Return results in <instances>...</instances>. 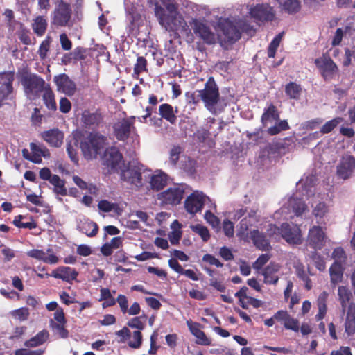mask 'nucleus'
Returning <instances> with one entry per match:
<instances>
[{"instance_id":"f257e3e1","label":"nucleus","mask_w":355,"mask_h":355,"mask_svg":"<svg viewBox=\"0 0 355 355\" xmlns=\"http://www.w3.org/2000/svg\"><path fill=\"white\" fill-rule=\"evenodd\" d=\"M254 31L252 26L245 19H220L218 22L219 43L222 46L236 42L241 32L250 33Z\"/></svg>"},{"instance_id":"f03ea898","label":"nucleus","mask_w":355,"mask_h":355,"mask_svg":"<svg viewBox=\"0 0 355 355\" xmlns=\"http://www.w3.org/2000/svg\"><path fill=\"white\" fill-rule=\"evenodd\" d=\"M162 5L155 4V15L159 24L166 31H174L182 28L185 21L178 11V4L175 0H160Z\"/></svg>"},{"instance_id":"7ed1b4c3","label":"nucleus","mask_w":355,"mask_h":355,"mask_svg":"<svg viewBox=\"0 0 355 355\" xmlns=\"http://www.w3.org/2000/svg\"><path fill=\"white\" fill-rule=\"evenodd\" d=\"M107 137L98 132L83 135L80 139V147L87 159H92L101 155L107 146Z\"/></svg>"},{"instance_id":"20e7f679","label":"nucleus","mask_w":355,"mask_h":355,"mask_svg":"<svg viewBox=\"0 0 355 355\" xmlns=\"http://www.w3.org/2000/svg\"><path fill=\"white\" fill-rule=\"evenodd\" d=\"M199 95L205 107L214 114L221 111L218 108L220 103L219 89L213 77H209L202 89H199Z\"/></svg>"},{"instance_id":"39448f33","label":"nucleus","mask_w":355,"mask_h":355,"mask_svg":"<svg viewBox=\"0 0 355 355\" xmlns=\"http://www.w3.org/2000/svg\"><path fill=\"white\" fill-rule=\"evenodd\" d=\"M189 24L196 36L199 37L208 45L215 44L219 42L218 32L217 34L202 19L193 18L189 21Z\"/></svg>"},{"instance_id":"423d86ee","label":"nucleus","mask_w":355,"mask_h":355,"mask_svg":"<svg viewBox=\"0 0 355 355\" xmlns=\"http://www.w3.org/2000/svg\"><path fill=\"white\" fill-rule=\"evenodd\" d=\"M147 169L139 166H131L121 172V179L130 185L132 189H140L147 181Z\"/></svg>"},{"instance_id":"0eeeda50","label":"nucleus","mask_w":355,"mask_h":355,"mask_svg":"<svg viewBox=\"0 0 355 355\" xmlns=\"http://www.w3.org/2000/svg\"><path fill=\"white\" fill-rule=\"evenodd\" d=\"M46 85L41 77L28 74L24 71V90L29 99L34 100L38 98Z\"/></svg>"},{"instance_id":"6e6552de","label":"nucleus","mask_w":355,"mask_h":355,"mask_svg":"<svg viewBox=\"0 0 355 355\" xmlns=\"http://www.w3.org/2000/svg\"><path fill=\"white\" fill-rule=\"evenodd\" d=\"M52 24L57 26H73L71 20V8L69 3L63 0H58L52 17Z\"/></svg>"},{"instance_id":"1a4fd4ad","label":"nucleus","mask_w":355,"mask_h":355,"mask_svg":"<svg viewBox=\"0 0 355 355\" xmlns=\"http://www.w3.org/2000/svg\"><path fill=\"white\" fill-rule=\"evenodd\" d=\"M336 175L343 180H347L355 175V157L344 155L336 165Z\"/></svg>"},{"instance_id":"9d476101","label":"nucleus","mask_w":355,"mask_h":355,"mask_svg":"<svg viewBox=\"0 0 355 355\" xmlns=\"http://www.w3.org/2000/svg\"><path fill=\"white\" fill-rule=\"evenodd\" d=\"M51 156L49 150L40 143L31 142L30 150L24 149V158L35 164H41L42 157L48 159Z\"/></svg>"},{"instance_id":"9b49d317","label":"nucleus","mask_w":355,"mask_h":355,"mask_svg":"<svg viewBox=\"0 0 355 355\" xmlns=\"http://www.w3.org/2000/svg\"><path fill=\"white\" fill-rule=\"evenodd\" d=\"M249 14L256 21L260 22L271 21L275 17V12L268 3L257 4L249 8Z\"/></svg>"},{"instance_id":"f8f14e48","label":"nucleus","mask_w":355,"mask_h":355,"mask_svg":"<svg viewBox=\"0 0 355 355\" xmlns=\"http://www.w3.org/2000/svg\"><path fill=\"white\" fill-rule=\"evenodd\" d=\"M207 200H209V197L201 191H196L187 198L184 207L187 212L195 214L202 211Z\"/></svg>"},{"instance_id":"ddd939ff","label":"nucleus","mask_w":355,"mask_h":355,"mask_svg":"<svg viewBox=\"0 0 355 355\" xmlns=\"http://www.w3.org/2000/svg\"><path fill=\"white\" fill-rule=\"evenodd\" d=\"M103 164L108 168L110 173L121 169L123 164L119 150L114 147L106 148L103 157Z\"/></svg>"},{"instance_id":"4468645a","label":"nucleus","mask_w":355,"mask_h":355,"mask_svg":"<svg viewBox=\"0 0 355 355\" xmlns=\"http://www.w3.org/2000/svg\"><path fill=\"white\" fill-rule=\"evenodd\" d=\"M14 79V72L7 71L0 73V107L3 106V101L10 98L12 95Z\"/></svg>"},{"instance_id":"2eb2a0df","label":"nucleus","mask_w":355,"mask_h":355,"mask_svg":"<svg viewBox=\"0 0 355 355\" xmlns=\"http://www.w3.org/2000/svg\"><path fill=\"white\" fill-rule=\"evenodd\" d=\"M184 188L175 186L157 194V199L167 205H178L183 198Z\"/></svg>"},{"instance_id":"dca6fc26","label":"nucleus","mask_w":355,"mask_h":355,"mask_svg":"<svg viewBox=\"0 0 355 355\" xmlns=\"http://www.w3.org/2000/svg\"><path fill=\"white\" fill-rule=\"evenodd\" d=\"M135 119V116H131L119 121L114 125V135L117 139L124 141L135 132V128L133 125Z\"/></svg>"},{"instance_id":"f3484780","label":"nucleus","mask_w":355,"mask_h":355,"mask_svg":"<svg viewBox=\"0 0 355 355\" xmlns=\"http://www.w3.org/2000/svg\"><path fill=\"white\" fill-rule=\"evenodd\" d=\"M281 236L289 243L298 244L301 243V230L296 225L283 223L281 226Z\"/></svg>"},{"instance_id":"a211bd4d","label":"nucleus","mask_w":355,"mask_h":355,"mask_svg":"<svg viewBox=\"0 0 355 355\" xmlns=\"http://www.w3.org/2000/svg\"><path fill=\"white\" fill-rule=\"evenodd\" d=\"M53 81L56 85L58 92L65 94L67 96H73L76 91V83L65 74L62 73L55 76Z\"/></svg>"},{"instance_id":"6ab92c4d","label":"nucleus","mask_w":355,"mask_h":355,"mask_svg":"<svg viewBox=\"0 0 355 355\" xmlns=\"http://www.w3.org/2000/svg\"><path fill=\"white\" fill-rule=\"evenodd\" d=\"M325 233L320 226L314 225L309 229L307 242L315 250H320L325 243Z\"/></svg>"},{"instance_id":"aec40b11","label":"nucleus","mask_w":355,"mask_h":355,"mask_svg":"<svg viewBox=\"0 0 355 355\" xmlns=\"http://www.w3.org/2000/svg\"><path fill=\"white\" fill-rule=\"evenodd\" d=\"M146 173L148 175L147 181L149 182L150 189L158 191L166 186L168 175L165 173L156 171L154 173H151V171L147 169Z\"/></svg>"},{"instance_id":"412c9836","label":"nucleus","mask_w":355,"mask_h":355,"mask_svg":"<svg viewBox=\"0 0 355 355\" xmlns=\"http://www.w3.org/2000/svg\"><path fill=\"white\" fill-rule=\"evenodd\" d=\"M183 6L185 8L184 13L191 17V20L193 18L204 19L210 14L209 8L205 6L198 5L191 1H186Z\"/></svg>"},{"instance_id":"4be33fe9","label":"nucleus","mask_w":355,"mask_h":355,"mask_svg":"<svg viewBox=\"0 0 355 355\" xmlns=\"http://www.w3.org/2000/svg\"><path fill=\"white\" fill-rule=\"evenodd\" d=\"M315 63L320 69L322 75L325 80L331 78L338 72V67L330 58L316 59Z\"/></svg>"},{"instance_id":"5701e85b","label":"nucleus","mask_w":355,"mask_h":355,"mask_svg":"<svg viewBox=\"0 0 355 355\" xmlns=\"http://www.w3.org/2000/svg\"><path fill=\"white\" fill-rule=\"evenodd\" d=\"M306 209L304 201L299 198L297 195L291 197L287 203L282 208V213H287L292 211L295 216H300Z\"/></svg>"},{"instance_id":"b1692460","label":"nucleus","mask_w":355,"mask_h":355,"mask_svg":"<svg viewBox=\"0 0 355 355\" xmlns=\"http://www.w3.org/2000/svg\"><path fill=\"white\" fill-rule=\"evenodd\" d=\"M77 230L89 237H93L98 233V226L89 219L83 218L78 221Z\"/></svg>"},{"instance_id":"393cba45","label":"nucleus","mask_w":355,"mask_h":355,"mask_svg":"<svg viewBox=\"0 0 355 355\" xmlns=\"http://www.w3.org/2000/svg\"><path fill=\"white\" fill-rule=\"evenodd\" d=\"M250 239L256 248L263 251L271 249L270 241L263 233L260 232L258 230H254L250 232Z\"/></svg>"},{"instance_id":"a878e982","label":"nucleus","mask_w":355,"mask_h":355,"mask_svg":"<svg viewBox=\"0 0 355 355\" xmlns=\"http://www.w3.org/2000/svg\"><path fill=\"white\" fill-rule=\"evenodd\" d=\"M42 138L51 146L59 147L62 144L64 135L58 129H51L44 132Z\"/></svg>"},{"instance_id":"bb28decb","label":"nucleus","mask_w":355,"mask_h":355,"mask_svg":"<svg viewBox=\"0 0 355 355\" xmlns=\"http://www.w3.org/2000/svg\"><path fill=\"white\" fill-rule=\"evenodd\" d=\"M82 121L85 127L94 129L98 127L103 122V116L98 112L91 113L85 111L82 115Z\"/></svg>"},{"instance_id":"cd10ccee","label":"nucleus","mask_w":355,"mask_h":355,"mask_svg":"<svg viewBox=\"0 0 355 355\" xmlns=\"http://www.w3.org/2000/svg\"><path fill=\"white\" fill-rule=\"evenodd\" d=\"M51 276L55 278L70 282L76 279L78 272L73 268L70 267L61 266L54 270L52 272Z\"/></svg>"},{"instance_id":"c85d7f7f","label":"nucleus","mask_w":355,"mask_h":355,"mask_svg":"<svg viewBox=\"0 0 355 355\" xmlns=\"http://www.w3.org/2000/svg\"><path fill=\"white\" fill-rule=\"evenodd\" d=\"M279 270V266L275 263H270L263 270V275L264 276V282L266 284H275L279 279L277 272Z\"/></svg>"},{"instance_id":"c756f323","label":"nucleus","mask_w":355,"mask_h":355,"mask_svg":"<svg viewBox=\"0 0 355 355\" xmlns=\"http://www.w3.org/2000/svg\"><path fill=\"white\" fill-rule=\"evenodd\" d=\"M258 221L256 211L252 209H249L248 214L240 222V229L238 233L239 236L244 234L249 227L254 225Z\"/></svg>"},{"instance_id":"7c9ffc66","label":"nucleus","mask_w":355,"mask_h":355,"mask_svg":"<svg viewBox=\"0 0 355 355\" xmlns=\"http://www.w3.org/2000/svg\"><path fill=\"white\" fill-rule=\"evenodd\" d=\"M178 112L177 107H175L174 110L173 106L168 103H164L159 107V112L161 116L172 124L175 123L177 121L175 114L178 113Z\"/></svg>"},{"instance_id":"2f4dec72","label":"nucleus","mask_w":355,"mask_h":355,"mask_svg":"<svg viewBox=\"0 0 355 355\" xmlns=\"http://www.w3.org/2000/svg\"><path fill=\"white\" fill-rule=\"evenodd\" d=\"M279 119V115L277 112V108L270 105L267 109L264 110L261 116V123L266 127L268 123H272L275 121Z\"/></svg>"},{"instance_id":"473e14b6","label":"nucleus","mask_w":355,"mask_h":355,"mask_svg":"<svg viewBox=\"0 0 355 355\" xmlns=\"http://www.w3.org/2000/svg\"><path fill=\"white\" fill-rule=\"evenodd\" d=\"M42 99L46 107L53 111L57 109V104L55 99V95L49 85H46V88L42 91Z\"/></svg>"},{"instance_id":"72a5a7b5","label":"nucleus","mask_w":355,"mask_h":355,"mask_svg":"<svg viewBox=\"0 0 355 355\" xmlns=\"http://www.w3.org/2000/svg\"><path fill=\"white\" fill-rule=\"evenodd\" d=\"M49 183L53 186V191L57 196H67V189L65 187V181L58 175H53V179Z\"/></svg>"},{"instance_id":"f704fd0d","label":"nucleus","mask_w":355,"mask_h":355,"mask_svg":"<svg viewBox=\"0 0 355 355\" xmlns=\"http://www.w3.org/2000/svg\"><path fill=\"white\" fill-rule=\"evenodd\" d=\"M98 207L104 212L112 211L119 215L122 212V209L117 203H112L106 200H101L98 204Z\"/></svg>"},{"instance_id":"c9c22d12","label":"nucleus","mask_w":355,"mask_h":355,"mask_svg":"<svg viewBox=\"0 0 355 355\" xmlns=\"http://www.w3.org/2000/svg\"><path fill=\"white\" fill-rule=\"evenodd\" d=\"M287 12L290 14L295 13L300 9V2L299 0H277Z\"/></svg>"},{"instance_id":"e433bc0d","label":"nucleus","mask_w":355,"mask_h":355,"mask_svg":"<svg viewBox=\"0 0 355 355\" xmlns=\"http://www.w3.org/2000/svg\"><path fill=\"white\" fill-rule=\"evenodd\" d=\"M285 92L289 98L299 99L302 94V88L300 85L291 82L286 85Z\"/></svg>"},{"instance_id":"4c0bfd02","label":"nucleus","mask_w":355,"mask_h":355,"mask_svg":"<svg viewBox=\"0 0 355 355\" xmlns=\"http://www.w3.org/2000/svg\"><path fill=\"white\" fill-rule=\"evenodd\" d=\"M49 333L46 330L39 332L35 336L25 343L27 347H36L43 344L48 338Z\"/></svg>"},{"instance_id":"58836bf2","label":"nucleus","mask_w":355,"mask_h":355,"mask_svg":"<svg viewBox=\"0 0 355 355\" xmlns=\"http://www.w3.org/2000/svg\"><path fill=\"white\" fill-rule=\"evenodd\" d=\"M338 295L341 304L343 311L344 312L348 304V302L350 300L352 293L345 286H339L338 290Z\"/></svg>"},{"instance_id":"ea45409f","label":"nucleus","mask_w":355,"mask_h":355,"mask_svg":"<svg viewBox=\"0 0 355 355\" xmlns=\"http://www.w3.org/2000/svg\"><path fill=\"white\" fill-rule=\"evenodd\" d=\"M3 15L5 17V21L9 31H14L16 29L17 26H21V23L15 20L14 12L12 10L6 8L3 13Z\"/></svg>"},{"instance_id":"a19ab883","label":"nucleus","mask_w":355,"mask_h":355,"mask_svg":"<svg viewBox=\"0 0 355 355\" xmlns=\"http://www.w3.org/2000/svg\"><path fill=\"white\" fill-rule=\"evenodd\" d=\"M142 343V334L140 331L136 330L130 331V336H128V345L133 349L140 348Z\"/></svg>"},{"instance_id":"79ce46f5","label":"nucleus","mask_w":355,"mask_h":355,"mask_svg":"<svg viewBox=\"0 0 355 355\" xmlns=\"http://www.w3.org/2000/svg\"><path fill=\"white\" fill-rule=\"evenodd\" d=\"M345 327V332L349 336L355 332V315H353V309H348Z\"/></svg>"},{"instance_id":"37998d69","label":"nucleus","mask_w":355,"mask_h":355,"mask_svg":"<svg viewBox=\"0 0 355 355\" xmlns=\"http://www.w3.org/2000/svg\"><path fill=\"white\" fill-rule=\"evenodd\" d=\"M329 272L331 282L333 284H337L341 280L343 277V272L341 271L340 264L339 263L335 261V263L331 266Z\"/></svg>"},{"instance_id":"c03bdc74","label":"nucleus","mask_w":355,"mask_h":355,"mask_svg":"<svg viewBox=\"0 0 355 355\" xmlns=\"http://www.w3.org/2000/svg\"><path fill=\"white\" fill-rule=\"evenodd\" d=\"M329 211V207L325 202L318 203L313 209V215L319 220L323 218Z\"/></svg>"},{"instance_id":"a18cd8bd","label":"nucleus","mask_w":355,"mask_h":355,"mask_svg":"<svg viewBox=\"0 0 355 355\" xmlns=\"http://www.w3.org/2000/svg\"><path fill=\"white\" fill-rule=\"evenodd\" d=\"M190 228L193 232L200 236L203 241L206 242L209 239L210 234L207 227L197 224L191 225Z\"/></svg>"},{"instance_id":"49530a36","label":"nucleus","mask_w":355,"mask_h":355,"mask_svg":"<svg viewBox=\"0 0 355 355\" xmlns=\"http://www.w3.org/2000/svg\"><path fill=\"white\" fill-rule=\"evenodd\" d=\"M46 20L43 17L41 16L36 17V19L34 21V23L33 24V28L35 32L40 35H42L44 33L46 29Z\"/></svg>"},{"instance_id":"de8ad7c7","label":"nucleus","mask_w":355,"mask_h":355,"mask_svg":"<svg viewBox=\"0 0 355 355\" xmlns=\"http://www.w3.org/2000/svg\"><path fill=\"white\" fill-rule=\"evenodd\" d=\"M289 125L286 120L279 121L274 126L268 129V133L270 135H275L281 131L289 129Z\"/></svg>"},{"instance_id":"09e8293b","label":"nucleus","mask_w":355,"mask_h":355,"mask_svg":"<svg viewBox=\"0 0 355 355\" xmlns=\"http://www.w3.org/2000/svg\"><path fill=\"white\" fill-rule=\"evenodd\" d=\"M284 33H279L270 42L268 49V55L270 58H274L276 51L279 46Z\"/></svg>"},{"instance_id":"8fccbe9b","label":"nucleus","mask_w":355,"mask_h":355,"mask_svg":"<svg viewBox=\"0 0 355 355\" xmlns=\"http://www.w3.org/2000/svg\"><path fill=\"white\" fill-rule=\"evenodd\" d=\"M267 236L275 241H279L281 238V228L275 225L269 224L267 227Z\"/></svg>"},{"instance_id":"3c124183","label":"nucleus","mask_w":355,"mask_h":355,"mask_svg":"<svg viewBox=\"0 0 355 355\" xmlns=\"http://www.w3.org/2000/svg\"><path fill=\"white\" fill-rule=\"evenodd\" d=\"M343 119L340 117L335 118L331 121H327L320 130L322 134H327L332 131L340 123H341Z\"/></svg>"},{"instance_id":"603ef678","label":"nucleus","mask_w":355,"mask_h":355,"mask_svg":"<svg viewBox=\"0 0 355 355\" xmlns=\"http://www.w3.org/2000/svg\"><path fill=\"white\" fill-rule=\"evenodd\" d=\"M64 324L65 323H57L53 320L50 322L53 330L61 338H67L68 336V331L64 328Z\"/></svg>"},{"instance_id":"864d4df0","label":"nucleus","mask_w":355,"mask_h":355,"mask_svg":"<svg viewBox=\"0 0 355 355\" xmlns=\"http://www.w3.org/2000/svg\"><path fill=\"white\" fill-rule=\"evenodd\" d=\"M58 258L55 256L51 249H48L46 252L44 251V255L42 261L49 264H55L58 262Z\"/></svg>"},{"instance_id":"5fc2aeb1","label":"nucleus","mask_w":355,"mask_h":355,"mask_svg":"<svg viewBox=\"0 0 355 355\" xmlns=\"http://www.w3.org/2000/svg\"><path fill=\"white\" fill-rule=\"evenodd\" d=\"M284 327L286 329H291L295 332L300 330L299 321L297 319L292 318L291 315L284 322Z\"/></svg>"},{"instance_id":"6e6d98bb","label":"nucleus","mask_w":355,"mask_h":355,"mask_svg":"<svg viewBox=\"0 0 355 355\" xmlns=\"http://www.w3.org/2000/svg\"><path fill=\"white\" fill-rule=\"evenodd\" d=\"M181 148L179 146H174L170 151L169 163L175 166L179 160Z\"/></svg>"},{"instance_id":"4d7b16f0","label":"nucleus","mask_w":355,"mask_h":355,"mask_svg":"<svg viewBox=\"0 0 355 355\" xmlns=\"http://www.w3.org/2000/svg\"><path fill=\"white\" fill-rule=\"evenodd\" d=\"M206 221L213 227H218L220 225L219 219L210 211H207L204 216Z\"/></svg>"},{"instance_id":"13d9d810","label":"nucleus","mask_w":355,"mask_h":355,"mask_svg":"<svg viewBox=\"0 0 355 355\" xmlns=\"http://www.w3.org/2000/svg\"><path fill=\"white\" fill-rule=\"evenodd\" d=\"M223 230L225 236L232 237L234 234V226L232 222L226 219L223 223Z\"/></svg>"},{"instance_id":"bf43d9fd","label":"nucleus","mask_w":355,"mask_h":355,"mask_svg":"<svg viewBox=\"0 0 355 355\" xmlns=\"http://www.w3.org/2000/svg\"><path fill=\"white\" fill-rule=\"evenodd\" d=\"M187 101L189 104H198L201 101V96L199 95V89L193 92H187L186 94Z\"/></svg>"},{"instance_id":"052dcab7","label":"nucleus","mask_w":355,"mask_h":355,"mask_svg":"<svg viewBox=\"0 0 355 355\" xmlns=\"http://www.w3.org/2000/svg\"><path fill=\"white\" fill-rule=\"evenodd\" d=\"M270 259V256L268 254H261L253 263V268L256 270L261 269L262 266L269 261Z\"/></svg>"},{"instance_id":"680f3d73","label":"nucleus","mask_w":355,"mask_h":355,"mask_svg":"<svg viewBox=\"0 0 355 355\" xmlns=\"http://www.w3.org/2000/svg\"><path fill=\"white\" fill-rule=\"evenodd\" d=\"M146 60L144 57H139L135 65L134 71L137 74L146 70Z\"/></svg>"},{"instance_id":"e2e57ef3","label":"nucleus","mask_w":355,"mask_h":355,"mask_svg":"<svg viewBox=\"0 0 355 355\" xmlns=\"http://www.w3.org/2000/svg\"><path fill=\"white\" fill-rule=\"evenodd\" d=\"M148 272L151 274H154L161 278L162 279H166L167 277V273L166 272L163 270L160 269L159 268L149 266L147 268Z\"/></svg>"},{"instance_id":"0e129e2a","label":"nucleus","mask_w":355,"mask_h":355,"mask_svg":"<svg viewBox=\"0 0 355 355\" xmlns=\"http://www.w3.org/2000/svg\"><path fill=\"white\" fill-rule=\"evenodd\" d=\"M116 302H117L119 304L122 313H126L128 308L127 297L123 295H119L117 297Z\"/></svg>"},{"instance_id":"69168bd1","label":"nucleus","mask_w":355,"mask_h":355,"mask_svg":"<svg viewBox=\"0 0 355 355\" xmlns=\"http://www.w3.org/2000/svg\"><path fill=\"white\" fill-rule=\"evenodd\" d=\"M202 261L209 263L210 265H214L218 268L223 266V264L218 259L209 254H205L203 256Z\"/></svg>"},{"instance_id":"338daca9","label":"nucleus","mask_w":355,"mask_h":355,"mask_svg":"<svg viewBox=\"0 0 355 355\" xmlns=\"http://www.w3.org/2000/svg\"><path fill=\"white\" fill-rule=\"evenodd\" d=\"M197 338L196 343L202 345H211V340L209 339L202 331H200L196 336Z\"/></svg>"},{"instance_id":"774afa93","label":"nucleus","mask_w":355,"mask_h":355,"mask_svg":"<svg viewBox=\"0 0 355 355\" xmlns=\"http://www.w3.org/2000/svg\"><path fill=\"white\" fill-rule=\"evenodd\" d=\"M116 335L120 337V343H125L128 341V336H130V330L124 327L122 329L116 331Z\"/></svg>"}]
</instances>
